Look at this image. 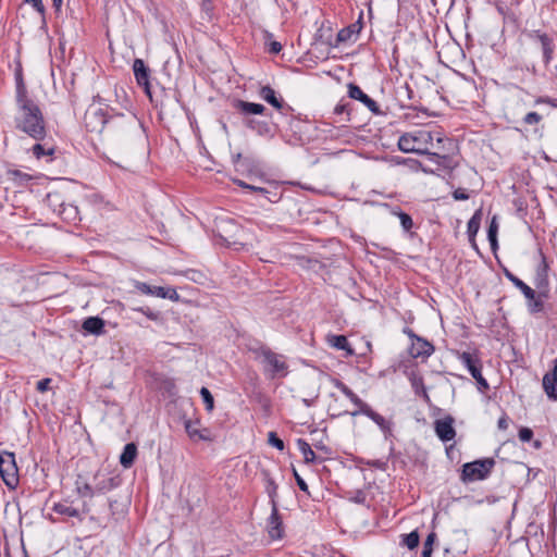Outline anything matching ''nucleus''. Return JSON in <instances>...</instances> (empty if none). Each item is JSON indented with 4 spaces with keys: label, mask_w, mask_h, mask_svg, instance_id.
Masks as SVG:
<instances>
[{
    "label": "nucleus",
    "mask_w": 557,
    "mask_h": 557,
    "mask_svg": "<svg viewBox=\"0 0 557 557\" xmlns=\"http://www.w3.org/2000/svg\"><path fill=\"white\" fill-rule=\"evenodd\" d=\"M84 124L88 132H107L109 136L119 140L128 139L133 135H139V124L134 115L122 113L110 115L101 108H89L84 115Z\"/></svg>",
    "instance_id": "obj_1"
},
{
    "label": "nucleus",
    "mask_w": 557,
    "mask_h": 557,
    "mask_svg": "<svg viewBox=\"0 0 557 557\" xmlns=\"http://www.w3.org/2000/svg\"><path fill=\"white\" fill-rule=\"evenodd\" d=\"M15 128L39 141L47 135L46 121L39 106L32 99L16 101Z\"/></svg>",
    "instance_id": "obj_2"
},
{
    "label": "nucleus",
    "mask_w": 557,
    "mask_h": 557,
    "mask_svg": "<svg viewBox=\"0 0 557 557\" xmlns=\"http://www.w3.org/2000/svg\"><path fill=\"white\" fill-rule=\"evenodd\" d=\"M433 139L434 134L428 131L407 133L399 137L398 148L406 153L413 152L418 154H425L431 161H435L437 164H441L440 160H445L446 157L429 151V145H433Z\"/></svg>",
    "instance_id": "obj_3"
},
{
    "label": "nucleus",
    "mask_w": 557,
    "mask_h": 557,
    "mask_svg": "<svg viewBox=\"0 0 557 557\" xmlns=\"http://www.w3.org/2000/svg\"><path fill=\"white\" fill-rule=\"evenodd\" d=\"M494 466L495 460L493 458H484L465 463L461 471V481L467 483L485 480Z\"/></svg>",
    "instance_id": "obj_4"
},
{
    "label": "nucleus",
    "mask_w": 557,
    "mask_h": 557,
    "mask_svg": "<svg viewBox=\"0 0 557 557\" xmlns=\"http://www.w3.org/2000/svg\"><path fill=\"white\" fill-rule=\"evenodd\" d=\"M0 475L10 488L18 484V469L13 453L7 450L0 453Z\"/></svg>",
    "instance_id": "obj_5"
},
{
    "label": "nucleus",
    "mask_w": 557,
    "mask_h": 557,
    "mask_svg": "<svg viewBox=\"0 0 557 557\" xmlns=\"http://www.w3.org/2000/svg\"><path fill=\"white\" fill-rule=\"evenodd\" d=\"M527 37L539 44L542 50L543 62L545 65H548L555 52V41L554 38L545 32L541 29H532L525 33Z\"/></svg>",
    "instance_id": "obj_6"
},
{
    "label": "nucleus",
    "mask_w": 557,
    "mask_h": 557,
    "mask_svg": "<svg viewBox=\"0 0 557 557\" xmlns=\"http://www.w3.org/2000/svg\"><path fill=\"white\" fill-rule=\"evenodd\" d=\"M461 363L469 370L472 377L476 381L480 391H487L490 385L482 375V366L478 358L470 352L463 351L459 357Z\"/></svg>",
    "instance_id": "obj_7"
},
{
    "label": "nucleus",
    "mask_w": 557,
    "mask_h": 557,
    "mask_svg": "<svg viewBox=\"0 0 557 557\" xmlns=\"http://www.w3.org/2000/svg\"><path fill=\"white\" fill-rule=\"evenodd\" d=\"M261 356L263 362L268 367L271 377L285 376L287 374V363L282 355H278L270 349H262Z\"/></svg>",
    "instance_id": "obj_8"
},
{
    "label": "nucleus",
    "mask_w": 557,
    "mask_h": 557,
    "mask_svg": "<svg viewBox=\"0 0 557 557\" xmlns=\"http://www.w3.org/2000/svg\"><path fill=\"white\" fill-rule=\"evenodd\" d=\"M540 262L536 267L535 276H534V285L537 289H542V294L544 297H548L549 294V281H548V270L549 264L546 260L545 255L542 249H539Z\"/></svg>",
    "instance_id": "obj_9"
},
{
    "label": "nucleus",
    "mask_w": 557,
    "mask_h": 557,
    "mask_svg": "<svg viewBox=\"0 0 557 557\" xmlns=\"http://www.w3.org/2000/svg\"><path fill=\"white\" fill-rule=\"evenodd\" d=\"M244 124L257 135L267 138H273L277 131V126L274 123L256 117H246Z\"/></svg>",
    "instance_id": "obj_10"
},
{
    "label": "nucleus",
    "mask_w": 557,
    "mask_h": 557,
    "mask_svg": "<svg viewBox=\"0 0 557 557\" xmlns=\"http://www.w3.org/2000/svg\"><path fill=\"white\" fill-rule=\"evenodd\" d=\"M135 288L143 294L156 296L163 299L177 300L180 298L174 288H165L162 286H151L145 282H136Z\"/></svg>",
    "instance_id": "obj_11"
},
{
    "label": "nucleus",
    "mask_w": 557,
    "mask_h": 557,
    "mask_svg": "<svg viewBox=\"0 0 557 557\" xmlns=\"http://www.w3.org/2000/svg\"><path fill=\"white\" fill-rule=\"evenodd\" d=\"M454 418L451 416H446L443 419H437L434 422V431L437 437L446 443L453 441L456 436V431L454 429Z\"/></svg>",
    "instance_id": "obj_12"
},
{
    "label": "nucleus",
    "mask_w": 557,
    "mask_h": 557,
    "mask_svg": "<svg viewBox=\"0 0 557 557\" xmlns=\"http://www.w3.org/2000/svg\"><path fill=\"white\" fill-rule=\"evenodd\" d=\"M133 72L136 78V82L139 86L144 87L146 95L151 99L150 91V69L146 65V63L141 59H135L133 63Z\"/></svg>",
    "instance_id": "obj_13"
},
{
    "label": "nucleus",
    "mask_w": 557,
    "mask_h": 557,
    "mask_svg": "<svg viewBox=\"0 0 557 557\" xmlns=\"http://www.w3.org/2000/svg\"><path fill=\"white\" fill-rule=\"evenodd\" d=\"M268 534L272 540H281L284 534L283 521L278 512V504H273L267 523Z\"/></svg>",
    "instance_id": "obj_14"
},
{
    "label": "nucleus",
    "mask_w": 557,
    "mask_h": 557,
    "mask_svg": "<svg viewBox=\"0 0 557 557\" xmlns=\"http://www.w3.org/2000/svg\"><path fill=\"white\" fill-rule=\"evenodd\" d=\"M348 96L351 99L362 102L372 113H374V114L381 113L377 103L372 98H370L367 94H364L359 86H357L352 83L348 84Z\"/></svg>",
    "instance_id": "obj_15"
},
{
    "label": "nucleus",
    "mask_w": 557,
    "mask_h": 557,
    "mask_svg": "<svg viewBox=\"0 0 557 557\" xmlns=\"http://www.w3.org/2000/svg\"><path fill=\"white\" fill-rule=\"evenodd\" d=\"M434 346L425 338L419 336L411 343L409 354L412 358H428L434 352Z\"/></svg>",
    "instance_id": "obj_16"
},
{
    "label": "nucleus",
    "mask_w": 557,
    "mask_h": 557,
    "mask_svg": "<svg viewBox=\"0 0 557 557\" xmlns=\"http://www.w3.org/2000/svg\"><path fill=\"white\" fill-rule=\"evenodd\" d=\"M362 16H363V12L361 11L359 14L358 21H356L355 23L350 24L347 27L342 28L337 33L336 46H338L339 44L356 39L357 35L362 29Z\"/></svg>",
    "instance_id": "obj_17"
},
{
    "label": "nucleus",
    "mask_w": 557,
    "mask_h": 557,
    "mask_svg": "<svg viewBox=\"0 0 557 557\" xmlns=\"http://www.w3.org/2000/svg\"><path fill=\"white\" fill-rule=\"evenodd\" d=\"M199 421L186 420L184 422L185 431L193 441H203L210 442L212 441V434L209 429H199Z\"/></svg>",
    "instance_id": "obj_18"
},
{
    "label": "nucleus",
    "mask_w": 557,
    "mask_h": 557,
    "mask_svg": "<svg viewBox=\"0 0 557 557\" xmlns=\"http://www.w3.org/2000/svg\"><path fill=\"white\" fill-rule=\"evenodd\" d=\"M543 388L549 399L557 401V359L555 360L554 370L543 377Z\"/></svg>",
    "instance_id": "obj_19"
},
{
    "label": "nucleus",
    "mask_w": 557,
    "mask_h": 557,
    "mask_svg": "<svg viewBox=\"0 0 557 557\" xmlns=\"http://www.w3.org/2000/svg\"><path fill=\"white\" fill-rule=\"evenodd\" d=\"M234 108L237 109L242 114L246 115H260L265 111V107L261 103L248 102L244 100H236Z\"/></svg>",
    "instance_id": "obj_20"
},
{
    "label": "nucleus",
    "mask_w": 557,
    "mask_h": 557,
    "mask_svg": "<svg viewBox=\"0 0 557 557\" xmlns=\"http://www.w3.org/2000/svg\"><path fill=\"white\" fill-rule=\"evenodd\" d=\"M104 320L99 317H89L84 320L82 327L83 330L92 335H101L104 333Z\"/></svg>",
    "instance_id": "obj_21"
},
{
    "label": "nucleus",
    "mask_w": 557,
    "mask_h": 557,
    "mask_svg": "<svg viewBox=\"0 0 557 557\" xmlns=\"http://www.w3.org/2000/svg\"><path fill=\"white\" fill-rule=\"evenodd\" d=\"M368 411H369V413L367 414V417L369 419H371L381 429V431L384 434L385 440H388L393 435L392 434L393 423L391 421L386 420L383 416L375 412L373 409L368 410Z\"/></svg>",
    "instance_id": "obj_22"
},
{
    "label": "nucleus",
    "mask_w": 557,
    "mask_h": 557,
    "mask_svg": "<svg viewBox=\"0 0 557 557\" xmlns=\"http://www.w3.org/2000/svg\"><path fill=\"white\" fill-rule=\"evenodd\" d=\"M137 456V446L134 443H128L124 446V449L120 456V463L124 468H131Z\"/></svg>",
    "instance_id": "obj_23"
},
{
    "label": "nucleus",
    "mask_w": 557,
    "mask_h": 557,
    "mask_svg": "<svg viewBox=\"0 0 557 557\" xmlns=\"http://www.w3.org/2000/svg\"><path fill=\"white\" fill-rule=\"evenodd\" d=\"M505 276L524 295L525 298H534V289L527 285L522 280L505 269Z\"/></svg>",
    "instance_id": "obj_24"
},
{
    "label": "nucleus",
    "mask_w": 557,
    "mask_h": 557,
    "mask_svg": "<svg viewBox=\"0 0 557 557\" xmlns=\"http://www.w3.org/2000/svg\"><path fill=\"white\" fill-rule=\"evenodd\" d=\"M327 343L336 349L345 350L348 356L355 354L345 335H329Z\"/></svg>",
    "instance_id": "obj_25"
},
{
    "label": "nucleus",
    "mask_w": 557,
    "mask_h": 557,
    "mask_svg": "<svg viewBox=\"0 0 557 557\" xmlns=\"http://www.w3.org/2000/svg\"><path fill=\"white\" fill-rule=\"evenodd\" d=\"M259 95H260V97L264 101H267L268 103H270L274 108L282 109V107H283V99L278 98L276 96L275 90L273 88H271L270 86L261 87Z\"/></svg>",
    "instance_id": "obj_26"
},
{
    "label": "nucleus",
    "mask_w": 557,
    "mask_h": 557,
    "mask_svg": "<svg viewBox=\"0 0 557 557\" xmlns=\"http://www.w3.org/2000/svg\"><path fill=\"white\" fill-rule=\"evenodd\" d=\"M95 480L97 481V483L95 484V490L97 493H106L108 491L113 490L119 484L116 478L112 476L100 478V475L97 474L95 476Z\"/></svg>",
    "instance_id": "obj_27"
},
{
    "label": "nucleus",
    "mask_w": 557,
    "mask_h": 557,
    "mask_svg": "<svg viewBox=\"0 0 557 557\" xmlns=\"http://www.w3.org/2000/svg\"><path fill=\"white\" fill-rule=\"evenodd\" d=\"M481 220H482V210L479 209L473 213L471 219L468 221L467 234L469 236V242H473V237L476 236V234L480 230Z\"/></svg>",
    "instance_id": "obj_28"
},
{
    "label": "nucleus",
    "mask_w": 557,
    "mask_h": 557,
    "mask_svg": "<svg viewBox=\"0 0 557 557\" xmlns=\"http://www.w3.org/2000/svg\"><path fill=\"white\" fill-rule=\"evenodd\" d=\"M7 178L11 181L15 186L20 187L25 186L32 180V176L20 170H8Z\"/></svg>",
    "instance_id": "obj_29"
},
{
    "label": "nucleus",
    "mask_w": 557,
    "mask_h": 557,
    "mask_svg": "<svg viewBox=\"0 0 557 557\" xmlns=\"http://www.w3.org/2000/svg\"><path fill=\"white\" fill-rule=\"evenodd\" d=\"M15 100L16 101H20V100H24V99H29L30 97L28 96V92H27V88H26V85L24 83V79H23V74H22V71L18 70L15 72Z\"/></svg>",
    "instance_id": "obj_30"
},
{
    "label": "nucleus",
    "mask_w": 557,
    "mask_h": 557,
    "mask_svg": "<svg viewBox=\"0 0 557 557\" xmlns=\"http://www.w3.org/2000/svg\"><path fill=\"white\" fill-rule=\"evenodd\" d=\"M547 297H544L542 294V289H539V293L536 294L534 292V298H527L529 300L528 309L531 313H539L543 311L544 309V299Z\"/></svg>",
    "instance_id": "obj_31"
},
{
    "label": "nucleus",
    "mask_w": 557,
    "mask_h": 557,
    "mask_svg": "<svg viewBox=\"0 0 557 557\" xmlns=\"http://www.w3.org/2000/svg\"><path fill=\"white\" fill-rule=\"evenodd\" d=\"M264 480H265V492L270 498L271 507H273V504H277V484L275 481L270 476L268 472H264Z\"/></svg>",
    "instance_id": "obj_32"
},
{
    "label": "nucleus",
    "mask_w": 557,
    "mask_h": 557,
    "mask_svg": "<svg viewBox=\"0 0 557 557\" xmlns=\"http://www.w3.org/2000/svg\"><path fill=\"white\" fill-rule=\"evenodd\" d=\"M411 386L416 393V395L423 397L425 401L430 400L429 394L424 386L423 377L418 375H412L410 377Z\"/></svg>",
    "instance_id": "obj_33"
},
{
    "label": "nucleus",
    "mask_w": 557,
    "mask_h": 557,
    "mask_svg": "<svg viewBox=\"0 0 557 557\" xmlns=\"http://www.w3.org/2000/svg\"><path fill=\"white\" fill-rule=\"evenodd\" d=\"M58 213L67 221H76L78 215L77 207L73 205L60 203Z\"/></svg>",
    "instance_id": "obj_34"
},
{
    "label": "nucleus",
    "mask_w": 557,
    "mask_h": 557,
    "mask_svg": "<svg viewBox=\"0 0 557 557\" xmlns=\"http://www.w3.org/2000/svg\"><path fill=\"white\" fill-rule=\"evenodd\" d=\"M53 511L55 513H59L61 516H67V517H78V510L72 506H70L67 503H57L53 506Z\"/></svg>",
    "instance_id": "obj_35"
},
{
    "label": "nucleus",
    "mask_w": 557,
    "mask_h": 557,
    "mask_svg": "<svg viewBox=\"0 0 557 557\" xmlns=\"http://www.w3.org/2000/svg\"><path fill=\"white\" fill-rule=\"evenodd\" d=\"M497 232H498V224L496 222V218L494 216L492 219V221L490 223V226H488V230H487V239L490 242L491 249L493 251H496V249L498 247Z\"/></svg>",
    "instance_id": "obj_36"
},
{
    "label": "nucleus",
    "mask_w": 557,
    "mask_h": 557,
    "mask_svg": "<svg viewBox=\"0 0 557 557\" xmlns=\"http://www.w3.org/2000/svg\"><path fill=\"white\" fill-rule=\"evenodd\" d=\"M297 444H298L299 450L304 455L305 461L307 463L313 462L315 459V453L312 450L310 445L305 440H301V438H299L297 441Z\"/></svg>",
    "instance_id": "obj_37"
},
{
    "label": "nucleus",
    "mask_w": 557,
    "mask_h": 557,
    "mask_svg": "<svg viewBox=\"0 0 557 557\" xmlns=\"http://www.w3.org/2000/svg\"><path fill=\"white\" fill-rule=\"evenodd\" d=\"M354 405H356L358 407V410L351 412V416H358V414H364L367 416L369 413L368 410H371L372 408L367 404L364 403L360 397H358L357 394H355L354 397H351V399H349Z\"/></svg>",
    "instance_id": "obj_38"
},
{
    "label": "nucleus",
    "mask_w": 557,
    "mask_h": 557,
    "mask_svg": "<svg viewBox=\"0 0 557 557\" xmlns=\"http://www.w3.org/2000/svg\"><path fill=\"white\" fill-rule=\"evenodd\" d=\"M32 151L37 159H41L42 157L52 156L54 153V148L47 147L46 145H41L38 143L33 146Z\"/></svg>",
    "instance_id": "obj_39"
},
{
    "label": "nucleus",
    "mask_w": 557,
    "mask_h": 557,
    "mask_svg": "<svg viewBox=\"0 0 557 557\" xmlns=\"http://www.w3.org/2000/svg\"><path fill=\"white\" fill-rule=\"evenodd\" d=\"M234 184H236L237 186L242 187V188H245V189H249L251 191H255V193H259L263 196H265L267 194H271V190H269L268 188H264V187H261V186H257V185H252V184H248L246 183L245 181H242V180H233Z\"/></svg>",
    "instance_id": "obj_40"
},
{
    "label": "nucleus",
    "mask_w": 557,
    "mask_h": 557,
    "mask_svg": "<svg viewBox=\"0 0 557 557\" xmlns=\"http://www.w3.org/2000/svg\"><path fill=\"white\" fill-rule=\"evenodd\" d=\"M420 542V536L417 531H412L409 534L403 535V544L406 545L409 549H414L418 547Z\"/></svg>",
    "instance_id": "obj_41"
},
{
    "label": "nucleus",
    "mask_w": 557,
    "mask_h": 557,
    "mask_svg": "<svg viewBox=\"0 0 557 557\" xmlns=\"http://www.w3.org/2000/svg\"><path fill=\"white\" fill-rule=\"evenodd\" d=\"M200 396L202 398L207 411L211 412L214 408V399L211 392L207 387H201Z\"/></svg>",
    "instance_id": "obj_42"
},
{
    "label": "nucleus",
    "mask_w": 557,
    "mask_h": 557,
    "mask_svg": "<svg viewBox=\"0 0 557 557\" xmlns=\"http://www.w3.org/2000/svg\"><path fill=\"white\" fill-rule=\"evenodd\" d=\"M394 214H396L399 218L404 231L409 232L412 228L413 221L408 213L404 211H395Z\"/></svg>",
    "instance_id": "obj_43"
},
{
    "label": "nucleus",
    "mask_w": 557,
    "mask_h": 557,
    "mask_svg": "<svg viewBox=\"0 0 557 557\" xmlns=\"http://www.w3.org/2000/svg\"><path fill=\"white\" fill-rule=\"evenodd\" d=\"M435 540H436V533L435 532H431L426 536V540H425L424 545H423L422 557H431L432 552H433V544H434Z\"/></svg>",
    "instance_id": "obj_44"
},
{
    "label": "nucleus",
    "mask_w": 557,
    "mask_h": 557,
    "mask_svg": "<svg viewBox=\"0 0 557 557\" xmlns=\"http://www.w3.org/2000/svg\"><path fill=\"white\" fill-rule=\"evenodd\" d=\"M47 202L49 206L53 207V211L58 212V210L60 209V203H64L62 201V197L59 193H49L47 195Z\"/></svg>",
    "instance_id": "obj_45"
},
{
    "label": "nucleus",
    "mask_w": 557,
    "mask_h": 557,
    "mask_svg": "<svg viewBox=\"0 0 557 557\" xmlns=\"http://www.w3.org/2000/svg\"><path fill=\"white\" fill-rule=\"evenodd\" d=\"M133 311H137L145 314L151 321H158L160 319V312L153 311L149 307L133 308Z\"/></svg>",
    "instance_id": "obj_46"
},
{
    "label": "nucleus",
    "mask_w": 557,
    "mask_h": 557,
    "mask_svg": "<svg viewBox=\"0 0 557 557\" xmlns=\"http://www.w3.org/2000/svg\"><path fill=\"white\" fill-rule=\"evenodd\" d=\"M333 385L339 389L347 398L351 399V397L355 396V393L351 388H349L345 383H343L338 379H333L332 381Z\"/></svg>",
    "instance_id": "obj_47"
},
{
    "label": "nucleus",
    "mask_w": 557,
    "mask_h": 557,
    "mask_svg": "<svg viewBox=\"0 0 557 557\" xmlns=\"http://www.w3.org/2000/svg\"><path fill=\"white\" fill-rule=\"evenodd\" d=\"M77 492L82 497H92L96 490L89 483H83L82 485L77 483Z\"/></svg>",
    "instance_id": "obj_48"
},
{
    "label": "nucleus",
    "mask_w": 557,
    "mask_h": 557,
    "mask_svg": "<svg viewBox=\"0 0 557 557\" xmlns=\"http://www.w3.org/2000/svg\"><path fill=\"white\" fill-rule=\"evenodd\" d=\"M268 443L277 448L278 450H283L285 448L284 442L276 435L275 432H270L268 435Z\"/></svg>",
    "instance_id": "obj_49"
},
{
    "label": "nucleus",
    "mask_w": 557,
    "mask_h": 557,
    "mask_svg": "<svg viewBox=\"0 0 557 557\" xmlns=\"http://www.w3.org/2000/svg\"><path fill=\"white\" fill-rule=\"evenodd\" d=\"M541 121H542V115H540L537 112H529L523 117V122L527 125L539 124Z\"/></svg>",
    "instance_id": "obj_50"
},
{
    "label": "nucleus",
    "mask_w": 557,
    "mask_h": 557,
    "mask_svg": "<svg viewBox=\"0 0 557 557\" xmlns=\"http://www.w3.org/2000/svg\"><path fill=\"white\" fill-rule=\"evenodd\" d=\"M518 436L521 442H530L533 437V431L530 428L523 426L519 430Z\"/></svg>",
    "instance_id": "obj_51"
},
{
    "label": "nucleus",
    "mask_w": 557,
    "mask_h": 557,
    "mask_svg": "<svg viewBox=\"0 0 557 557\" xmlns=\"http://www.w3.org/2000/svg\"><path fill=\"white\" fill-rule=\"evenodd\" d=\"M293 474H294V478H295V481L298 485V487L305 492V493H308L309 494V488H308V485L307 483L305 482V480L299 475V473L296 471V469H293Z\"/></svg>",
    "instance_id": "obj_52"
},
{
    "label": "nucleus",
    "mask_w": 557,
    "mask_h": 557,
    "mask_svg": "<svg viewBox=\"0 0 557 557\" xmlns=\"http://www.w3.org/2000/svg\"><path fill=\"white\" fill-rule=\"evenodd\" d=\"M535 104H540V103H545V104H549L554 108H557V99L556 98H550V97H539L535 99Z\"/></svg>",
    "instance_id": "obj_53"
},
{
    "label": "nucleus",
    "mask_w": 557,
    "mask_h": 557,
    "mask_svg": "<svg viewBox=\"0 0 557 557\" xmlns=\"http://www.w3.org/2000/svg\"><path fill=\"white\" fill-rule=\"evenodd\" d=\"M25 2L33 5V8L42 16L45 15V5L42 0H25Z\"/></svg>",
    "instance_id": "obj_54"
},
{
    "label": "nucleus",
    "mask_w": 557,
    "mask_h": 557,
    "mask_svg": "<svg viewBox=\"0 0 557 557\" xmlns=\"http://www.w3.org/2000/svg\"><path fill=\"white\" fill-rule=\"evenodd\" d=\"M51 383V379H42L37 382L36 389L40 393H45L49 389V385Z\"/></svg>",
    "instance_id": "obj_55"
},
{
    "label": "nucleus",
    "mask_w": 557,
    "mask_h": 557,
    "mask_svg": "<svg viewBox=\"0 0 557 557\" xmlns=\"http://www.w3.org/2000/svg\"><path fill=\"white\" fill-rule=\"evenodd\" d=\"M453 197L455 200H467L469 199V194L465 189L458 188L453 193Z\"/></svg>",
    "instance_id": "obj_56"
},
{
    "label": "nucleus",
    "mask_w": 557,
    "mask_h": 557,
    "mask_svg": "<svg viewBox=\"0 0 557 557\" xmlns=\"http://www.w3.org/2000/svg\"><path fill=\"white\" fill-rule=\"evenodd\" d=\"M282 50V45L278 41H271L269 44L268 51L270 53L276 54Z\"/></svg>",
    "instance_id": "obj_57"
},
{
    "label": "nucleus",
    "mask_w": 557,
    "mask_h": 557,
    "mask_svg": "<svg viewBox=\"0 0 557 557\" xmlns=\"http://www.w3.org/2000/svg\"><path fill=\"white\" fill-rule=\"evenodd\" d=\"M497 426L499 430H507L508 426H509V421H508V417L506 414H503L499 419H498V422H497Z\"/></svg>",
    "instance_id": "obj_58"
},
{
    "label": "nucleus",
    "mask_w": 557,
    "mask_h": 557,
    "mask_svg": "<svg viewBox=\"0 0 557 557\" xmlns=\"http://www.w3.org/2000/svg\"><path fill=\"white\" fill-rule=\"evenodd\" d=\"M201 8L207 14H210L213 10L212 1L211 0H201Z\"/></svg>",
    "instance_id": "obj_59"
},
{
    "label": "nucleus",
    "mask_w": 557,
    "mask_h": 557,
    "mask_svg": "<svg viewBox=\"0 0 557 557\" xmlns=\"http://www.w3.org/2000/svg\"><path fill=\"white\" fill-rule=\"evenodd\" d=\"M270 202L275 203L281 199V194L277 191H271L264 196Z\"/></svg>",
    "instance_id": "obj_60"
},
{
    "label": "nucleus",
    "mask_w": 557,
    "mask_h": 557,
    "mask_svg": "<svg viewBox=\"0 0 557 557\" xmlns=\"http://www.w3.org/2000/svg\"><path fill=\"white\" fill-rule=\"evenodd\" d=\"M346 107H347V104H343V103L337 104L334 109V113L337 115L343 114L346 111Z\"/></svg>",
    "instance_id": "obj_61"
},
{
    "label": "nucleus",
    "mask_w": 557,
    "mask_h": 557,
    "mask_svg": "<svg viewBox=\"0 0 557 557\" xmlns=\"http://www.w3.org/2000/svg\"><path fill=\"white\" fill-rule=\"evenodd\" d=\"M408 336L409 338L413 342L416 339V337H419L412 330L410 329H405L404 331Z\"/></svg>",
    "instance_id": "obj_62"
},
{
    "label": "nucleus",
    "mask_w": 557,
    "mask_h": 557,
    "mask_svg": "<svg viewBox=\"0 0 557 557\" xmlns=\"http://www.w3.org/2000/svg\"><path fill=\"white\" fill-rule=\"evenodd\" d=\"M52 4L55 8V10H60L62 5V0H52Z\"/></svg>",
    "instance_id": "obj_63"
},
{
    "label": "nucleus",
    "mask_w": 557,
    "mask_h": 557,
    "mask_svg": "<svg viewBox=\"0 0 557 557\" xmlns=\"http://www.w3.org/2000/svg\"><path fill=\"white\" fill-rule=\"evenodd\" d=\"M117 502L116 500H111L109 503V507H110V510H111V515L114 517L115 516V511H113V506L116 505Z\"/></svg>",
    "instance_id": "obj_64"
}]
</instances>
